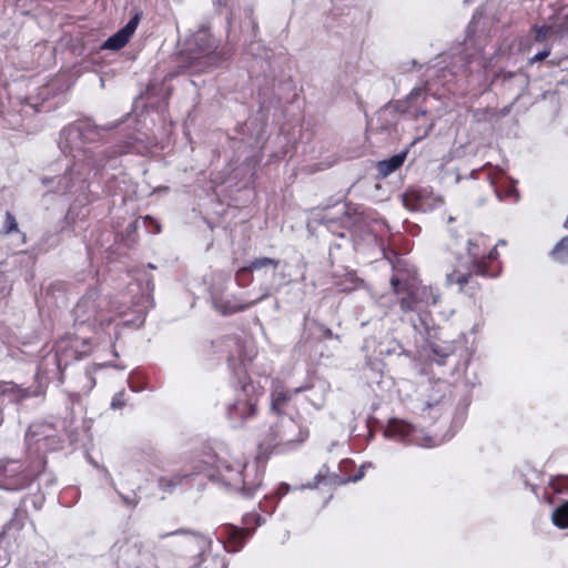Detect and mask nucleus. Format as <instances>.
<instances>
[{"instance_id":"f257e3e1","label":"nucleus","mask_w":568,"mask_h":568,"mask_svg":"<svg viewBox=\"0 0 568 568\" xmlns=\"http://www.w3.org/2000/svg\"><path fill=\"white\" fill-rule=\"evenodd\" d=\"M210 477L234 489L252 493L263 479V470L256 465H248L244 459L232 456H219L215 470Z\"/></svg>"},{"instance_id":"f03ea898","label":"nucleus","mask_w":568,"mask_h":568,"mask_svg":"<svg viewBox=\"0 0 568 568\" xmlns=\"http://www.w3.org/2000/svg\"><path fill=\"white\" fill-rule=\"evenodd\" d=\"M307 438V427L288 416H282L270 426L261 447L272 453H288L297 449Z\"/></svg>"},{"instance_id":"7ed1b4c3","label":"nucleus","mask_w":568,"mask_h":568,"mask_svg":"<svg viewBox=\"0 0 568 568\" xmlns=\"http://www.w3.org/2000/svg\"><path fill=\"white\" fill-rule=\"evenodd\" d=\"M487 237L478 234L467 242V252L470 266L466 271L455 270L447 275L448 284H459L460 286L468 282L471 273L484 276H495V272H490L486 267V260H495L498 256L497 246L505 245L506 242L500 240L497 245L487 253Z\"/></svg>"},{"instance_id":"20e7f679","label":"nucleus","mask_w":568,"mask_h":568,"mask_svg":"<svg viewBox=\"0 0 568 568\" xmlns=\"http://www.w3.org/2000/svg\"><path fill=\"white\" fill-rule=\"evenodd\" d=\"M216 40L207 30L202 29L187 41L186 52L182 54V58L194 72H205L222 60V55L216 52Z\"/></svg>"},{"instance_id":"39448f33","label":"nucleus","mask_w":568,"mask_h":568,"mask_svg":"<svg viewBox=\"0 0 568 568\" xmlns=\"http://www.w3.org/2000/svg\"><path fill=\"white\" fill-rule=\"evenodd\" d=\"M73 314L78 324H88L92 328H103L108 326L116 315H122L123 312L111 310L110 301L97 293H90L78 302Z\"/></svg>"},{"instance_id":"423d86ee","label":"nucleus","mask_w":568,"mask_h":568,"mask_svg":"<svg viewBox=\"0 0 568 568\" xmlns=\"http://www.w3.org/2000/svg\"><path fill=\"white\" fill-rule=\"evenodd\" d=\"M263 387L248 378L235 392V399L227 406V417L235 425H242L256 414L257 403Z\"/></svg>"},{"instance_id":"0eeeda50","label":"nucleus","mask_w":568,"mask_h":568,"mask_svg":"<svg viewBox=\"0 0 568 568\" xmlns=\"http://www.w3.org/2000/svg\"><path fill=\"white\" fill-rule=\"evenodd\" d=\"M384 435L386 438L420 447H435L443 442L437 437L427 435L424 429L398 418H392L388 422Z\"/></svg>"},{"instance_id":"6e6552de","label":"nucleus","mask_w":568,"mask_h":568,"mask_svg":"<svg viewBox=\"0 0 568 568\" xmlns=\"http://www.w3.org/2000/svg\"><path fill=\"white\" fill-rule=\"evenodd\" d=\"M443 203V197L429 187H412L403 194V204L409 211L428 212Z\"/></svg>"},{"instance_id":"1a4fd4ad","label":"nucleus","mask_w":568,"mask_h":568,"mask_svg":"<svg viewBox=\"0 0 568 568\" xmlns=\"http://www.w3.org/2000/svg\"><path fill=\"white\" fill-rule=\"evenodd\" d=\"M440 295L433 286H417L408 291L406 297L400 300V308L404 312H422L439 302Z\"/></svg>"},{"instance_id":"9d476101","label":"nucleus","mask_w":568,"mask_h":568,"mask_svg":"<svg viewBox=\"0 0 568 568\" xmlns=\"http://www.w3.org/2000/svg\"><path fill=\"white\" fill-rule=\"evenodd\" d=\"M243 523L245 525L244 528H237L235 526H226L222 529L220 537L226 538L225 548L227 551H237L243 540L246 538L250 525L256 524L260 525V517L256 514H246L243 518Z\"/></svg>"},{"instance_id":"9b49d317","label":"nucleus","mask_w":568,"mask_h":568,"mask_svg":"<svg viewBox=\"0 0 568 568\" xmlns=\"http://www.w3.org/2000/svg\"><path fill=\"white\" fill-rule=\"evenodd\" d=\"M142 547L143 544L140 536L132 534L119 539L112 550L119 560H122L126 566L131 567L136 564Z\"/></svg>"},{"instance_id":"f8f14e48","label":"nucleus","mask_w":568,"mask_h":568,"mask_svg":"<svg viewBox=\"0 0 568 568\" xmlns=\"http://www.w3.org/2000/svg\"><path fill=\"white\" fill-rule=\"evenodd\" d=\"M140 18L138 14H135L133 18L130 19V21L121 28L116 33H114L112 37H110L104 43V49L108 50H119L122 49L131 39V37L134 34L138 24H139Z\"/></svg>"},{"instance_id":"ddd939ff","label":"nucleus","mask_w":568,"mask_h":568,"mask_svg":"<svg viewBox=\"0 0 568 568\" xmlns=\"http://www.w3.org/2000/svg\"><path fill=\"white\" fill-rule=\"evenodd\" d=\"M280 265V261L271 257H258L252 261L247 266L240 268L236 272V280L240 282L241 277L250 272L260 271L262 268H272L275 271Z\"/></svg>"},{"instance_id":"4468645a","label":"nucleus","mask_w":568,"mask_h":568,"mask_svg":"<svg viewBox=\"0 0 568 568\" xmlns=\"http://www.w3.org/2000/svg\"><path fill=\"white\" fill-rule=\"evenodd\" d=\"M407 156V151L400 152L390 156L389 159L379 161L377 163V170L381 176L386 178L397 169H399Z\"/></svg>"},{"instance_id":"2eb2a0df","label":"nucleus","mask_w":568,"mask_h":568,"mask_svg":"<svg viewBox=\"0 0 568 568\" xmlns=\"http://www.w3.org/2000/svg\"><path fill=\"white\" fill-rule=\"evenodd\" d=\"M0 397L2 400L20 402L29 397V393L13 383H2L0 384Z\"/></svg>"},{"instance_id":"dca6fc26","label":"nucleus","mask_w":568,"mask_h":568,"mask_svg":"<svg viewBox=\"0 0 568 568\" xmlns=\"http://www.w3.org/2000/svg\"><path fill=\"white\" fill-rule=\"evenodd\" d=\"M255 302L243 304L240 302H231V301H215V308L223 315L233 314L236 312H241L253 305Z\"/></svg>"},{"instance_id":"f3484780","label":"nucleus","mask_w":568,"mask_h":568,"mask_svg":"<svg viewBox=\"0 0 568 568\" xmlns=\"http://www.w3.org/2000/svg\"><path fill=\"white\" fill-rule=\"evenodd\" d=\"M551 520L559 529L568 528V500L555 508L551 515Z\"/></svg>"},{"instance_id":"a211bd4d","label":"nucleus","mask_w":568,"mask_h":568,"mask_svg":"<svg viewBox=\"0 0 568 568\" xmlns=\"http://www.w3.org/2000/svg\"><path fill=\"white\" fill-rule=\"evenodd\" d=\"M291 399V394L282 387H276L272 392V410L280 413L282 407Z\"/></svg>"},{"instance_id":"6ab92c4d","label":"nucleus","mask_w":568,"mask_h":568,"mask_svg":"<svg viewBox=\"0 0 568 568\" xmlns=\"http://www.w3.org/2000/svg\"><path fill=\"white\" fill-rule=\"evenodd\" d=\"M555 261L566 264L568 263V236L560 240L551 252Z\"/></svg>"},{"instance_id":"aec40b11","label":"nucleus","mask_w":568,"mask_h":568,"mask_svg":"<svg viewBox=\"0 0 568 568\" xmlns=\"http://www.w3.org/2000/svg\"><path fill=\"white\" fill-rule=\"evenodd\" d=\"M242 29H243V31H245L252 36H254L256 33L257 22H256L255 18L253 17L252 9L245 10V20L242 24Z\"/></svg>"},{"instance_id":"412c9836","label":"nucleus","mask_w":568,"mask_h":568,"mask_svg":"<svg viewBox=\"0 0 568 568\" xmlns=\"http://www.w3.org/2000/svg\"><path fill=\"white\" fill-rule=\"evenodd\" d=\"M552 489L557 493L568 490V477H558L550 481Z\"/></svg>"},{"instance_id":"4be33fe9","label":"nucleus","mask_w":568,"mask_h":568,"mask_svg":"<svg viewBox=\"0 0 568 568\" xmlns=\"http://www.w3.org/2000/svg\"><path fill=\"white\" fill-rule=\"evenodd\" d=\"M18 230L16 217L10 213H6V233H10Z\"/></svg>"},{"instance_id":"5701e85b","label":"nucleus","mask_w":568,"mask_h":568,"mask_svg":"<svg viewBox=\"0 0 568 568\" xmlns=\"http://www.w3.org/2000/svg\"><path fill=\"white\" fill-rule=\"evenodd\" d=\"M548 32H549V28L548 27L542 26V27L535 28V39H536V41H538V42L544 41L547 38Z\"/></svg>"},{"instance_id":"b1692460","label":"nucleus","mask_w":568,"mask_h":568,"mask_svg":"<svg viewBox=\"0 0 568 568\" xmlns=\"http://www.w3.org/2000/svg\"><path fill=\"white\" fill-rule=\"evenodd\" d=\"M123 396H124L123 392H120L116 395H114V397L112 398V402H111V407L114 409L123 407L124 406Z\"/></svg>"},{"instance_id":"393cba45","label":"nucleus","mask_w":568,"mask_h":568,"mask_svg":"<svg viewBox=\"0 0 568 568\" xmlns=\"http://www.w3.org/2000/svg\"><path fill=\"white\" fill-rule=\"evenodd\" d=\"M549 54H550L549 49L540 51L537 54H535L532 58L529 59V63L534 64L536 62H540V61L545 60Z\"/></svg>"},{"instance_id":"a878e982","label":"nucleus","mask_w":568,"mask_h":568,"mask_svg":"<svg viewBox=\"0 0 568 568\" xmlns=\"http://www.w3.org/2000/svg\"><path fill=\"white\" fill-rule=\"evenodd\" d=\"M24 485H26V480L19 478L10 484H7L4 487L7 489L16 490V489H20V488L24 487Z\"/></svg>"},{"instance_id":"bb28decb","label":"nucleus","mask_w":568,"mask_h":568,"mask_svg":"<svg viewBox=\"0 0 568 568\" xmlns=\"http://www.w3.org/2000/svg\"><path fill=\"white\" fill-rule=\"evenodd\" d=\"M324 479L325 477L322 474H318L315 476L313 483H307L306 485H303L302 488H316Z\"/></svg>"},{"instance_id":"cd10ccee","label":"nucleus","mask_w":568,"mask_h":568,"mask_svg":"<svg viewBox=\"0 0 568 568\" xmlns=\"http://www.w3.org/2000/svg\"><path fill=\"white\" fill-rule=\"evenodd\" d=\"M390 284H392V286H393V288H394L395 293L399 294V293L402 292V290L398 287V286H399V281H398V278H397V277H395V276H394V277H392V280H390Z\"/></svg>"},{"instance_id":"c85d7f7f","label":"nucleus","mask_w":568,"mask_h":568,"mask_svg":"<svg viewBox=\"0 0 568 568\" xmlns=\"http://www.w3.org/2000/svg\"><path fill=\"white\" fill-rule=\"evenodd\" d=\"M433 126H434V123H433V122H430V123H429V124L424 129V131H423L422 135L419 136V139L425 138V136L430 132V130L433 129Z\"/></svg>"},{"instance_id":"c756f323","label":"nucleus","mask_w":568,"mask_h":568,"mask_svg":"<svg viewBox=\"0 0 568 568\" xmlns=\"http://www.w3.org/2000/svg\"><path fill=\"white\" fill-rule=\"evenodd\" d=\"M362 477H363V471H361L359 474H357L356 476H354V478H353L352 480H353V481H357V480H359Z\"/></svg>"},{"instance_id":"7c9ffc66","label":"nucleus","mask_w":568,"mask_h":568,"mask_svg":"<svg viewBox=\"0 0 568 568\" xmlns=\"http://www.w3.org/2000/svg\"><path fill=\"white\" fill-rule=\"evenodd\" d=\"M219 564H220V568H225V564L223 562V560H219Z\"/></svg>"},{"instance_id":"2f4dec72","label":"nucleus","mask_w":568,"mask_h":568,"mask_svg":"<svg viewBox=\"0 0 568 568\" xmlns=\"http://www.w3.org/2000/svg\"><path fill=\"white\" fill-rule=\"evenodd\" d=\"M529 48H530V44H529V43H527V44H525V47H524L523 49H524V50H528Z\"/></svg>"},{"instance_id":"473e14b6","label":"nucleus","mask_w":568,"mask_h":568,"mask_svg":"<svg viewBox=\"0 0 568 568\" xmlns=\"http://www.w3.org/2000/svg\"><path fill=\"white\" fill-rule=\"evenodd\" d=\"M267 296H268V293L266 292V293H264V294L262 295L261 300H262V298H265V297H267Z\"/></svg>"}]
</instances>
